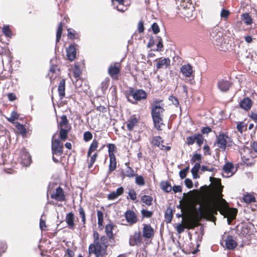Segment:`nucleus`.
Segmentation results:
<instances>
[{
  "label": "nucleus",
  "instance_id": "obj_1",
  "mask_svg": "<svg viewBox=\"0 0 257 257\" xmlns=\"http://www.w3.org/2000/svg\"><path fill=\"white\" fill-rule=\"evenodd\" d=\"M218 211H219L221 214L228 217L227 221L229 224L235 217L237 213V210L229 208L227 202L222 198L221 196L217 201L208 203L202 206L200 213L204 218H211L217 214Z\"/></svg>",
  "mask_w": 257,
  "mask_h": 257
},
{
  "label": "nucleus",
  "instance_id": "obj_2",
  "mask_svg": "<svg viewBox=\"0 0 257 257\" xmlns=\"http://www.w3.org/2000/svg\"><path fill=\"white\" fill-rule=\"evenodd\" d=\"M164 109L162 107L161 100H156L152 104L151 115L155 127L158 130H162L164 125L163 123V112Z\"/></svg>",
  "mask_w": 257,
  "mask_h": 257
},
{
  "label": "nucleus",
  "instance_id": "obj_3",
  "mask_svg": "<svg viewBox=\"0 0 257 257\" xmlns=\"http://www.w3.org/2000/svg\"><path fill=\"white\" fill-rule=\"evenodd\" d=\"M107 239L105 236H101L100 240L97 239L93 243L89 245L88 252L89 254L93 253L95 257H105L107 254L108 246Z\"/></svg>",
  "mask_w": 257,
  "mask_h": 257
},
{
  "label": "nucleus",
  "instance_id": "obj_4",
  "mask_svg": "<svg viewBox=\"0 0 257 257\" xmlns=\"http://www.w3.org/2000/svg\"><path fill=\"white\" fill-rule=\"evenodd\" d=\"M210 39L213 44L216 45L220 51H225L230 45L224 41L223 32L219 27H214L210 32Z\"/></svg>",
  "mask_w": 257,
  "mask_h": 257
},
{
  "label": "nucleus",
  "instance_id": "obj_5",
  "mask_svg": "<svg viewBox=\"0 0 257 257\" xmlns=\"http://www.w3.org/2000/svg\"><path fill=\"white\" fill-rule=\"evenodd\" d=\"M55 135L54 134L52 139V152L53 154L52 159L55 163H58L59 160L56 159L54 155L60 156L63 152V144L59 139H54Z\"/></svg>",
  "mask_w": 257,
  "mask_h": 257
},
{
  "label": "nucleus",
  "instance_id": "obj_6",
  "mask_svg": "<svg viewBox=\"0 0 257 257\" xmlns=\"http://www.w3.org/2000/svg\"><path fill=\"white\" fill-rule=\"evenodd\" d=\"M18 161L23 166L27 167L31 163V157L26 149H22L18 158Z\"/></svg>",
  "mask_w": 257,
  "mask_h": 257
},
{
  "label": "nucleus",
  "instance_id": "obj_7",
  "mask_svg": "<svg viewBox=\"0 0 257 257\" xmlns=\"http://www.w3.org/2000/svg\"><path fill=\"white\" fill-rule=\"evenodd\" d=\"M231 142V139L227 135L220 134L217 138L218 146L221 149L225 150L227 145Z\"/></svg>",
  "mask_w": 257,
  "mask_h": 257
},
{
  "label": "nucleus",
  "instance_id": "obj_8",
  "mask_svg": "<svg viewBox=\"0 0 257 257\" xmlns=\"http://www.w3.org/2000/svg\"><path fill=\"white\" fill-rule=\"evenodd\" d=\"M193 72V68L189 64H184L180 68V73L187 80H189L191 77H194Z\"/></svg>",
  "mask_w": 257,
  "mask_h": 257
},
{
  "label": "nucleus",
  "instance_id": "obj_9",
  "mask_svg": "<svg viewBox=\"0 0 257 257\" xmlns=\"http://www.w3.org/2000/svg\"><path fill=\"white\" fill-rule=\"evenodd\" d=\"M132 96L135 101H141L145 99L147 97V93L142 89L130 91V96Z\"/></svg>",
  "mask_w": 257,
  "mask_h": 257
},
{
  "label": "nucleus",
  "instance_id": "obj_10",
  "mask_svg": "<svg viewBox=\"0 0 257 257\" xmlns=\"http://www.w3.org/2000/svg\"><path fill=\"white\" fill-rule=\"evenodd\" d=\"M142 242V238L141 235V232L136 231L134 234L131 235L129 239V244L130 246L139 245Z\"/></svg>",
  "mask_w": 257,
  "mask_h": 257
},
{
  "label": "nucleus",
  "instance_id": "obj_11",
  "mask_svg": "<svg viewBox=\"0 0 257 257\" xmlns=\"http://www.w3.org/2000/svg\"><path fill=\"white\" fill-rule=\"evenodd\" d=\"M51 198L60 202L65 201L66 199L64 191L61 187H58L56 189L55 192L51 195Z\"/></svg>",
  "mask_w": 257,
  "mask_h": 257
},
{
  "label": "nucleus",
  "instance_id": "obj_12",
  "mask_svg": "<svg viewBox=\"0 0 257 257\" xmlns=\"http://www.w3.org/2000/svg\"><path fill=\"white\" fill-rule=\"evenodd\" d=\"M164 141L160 136L154 137L151 141V144L158 147L160 149L164 150H169L170 147L165 146L163 145Z\"/></svg>",
  "mask_w": 257,
  "mask_h": 257
},
{
  "label": "nucleus",
  "instance_id": "obj_13",
  "mask_svg": "<svg viewBox=\"0 0 257 257\" xmlns=\"http://www.w3.org/2000/svg\"><path fill=\"white\" fill-rule=\"evenodd\" d=\"M154 234V229L151 227L150 224H143V236L146 239L152 238Z\"/></svg>",
  "mask_w": 257,
  "mask_h": 257
},
{
  "label": "nucleus",
  "instance_id": "obj_14",
  "mask_svg": "<svg viewBox=\"0 0 257 257\" xmlns=\"http://www.w3.org/2000/svg\"><path fill=\"white\" fill-rule=\"evenodd\" d=\"M76 47L77 45L75 44L70 45L69 46L66 48L67 57L70 61H73L76 55Z\"/></svg>",
  "mask_w": 257,
  "mask_h": 257
},
{
  "label": "nucleus",
  "instance_id": "obj_15",
  "mask_svg": "<svg viewBox=\"0 0 257 257\" xmlns=\"http://www.w3.org/2000/svg\"><path fill=\"white\" fill-rule=\"evenodd\" d=\"M119 72L120 67L118 63L111 64L108 69V74L113 79H115L117 77V75Z\"/></svg>",
  "mask_w": 257,
  "mask_h": 257
},
{
  "label": "nucleus",
  "instance_id": "obj_16",
  "mask_svg": "<svg viewBox=\"0 0 257 257\" xmlns=\"http://www.w3.org/2000/svg\"><path fill=\"white\" fill-rule=\"evenodd\" d=\"M113 4L115 5V2H117L118 5L116 6L117 11L123 12L127 9L130 3L125 0H111Z\"/></svg>",
  "mask_w": 257,
  "mask_h": 257
},
{
  "label": "nucleus",
  "instance_id": "obj_17",
  "mask_svg": "<svg viewBox=\"0 0 257 257\" xmlns=\"http://www.w3.org/2000/svg\"><path fill=\"white\" fill-rule=\"evenodd\" d=\"M125 217L127 222L130 225L136 223L138 221L135 213L132 210L126 211L125 213Z\"/></svg>",
  "mask_w": 257,
  "mask_h": 257
},
{
  "label": "nucleus",
  "instance_id": "obj_18",
  "mask_svg": "<svg viewBox=\"0 0 257 257\" xmlns=\"http://www.w3.org/2000/svg\"><path fill=\"white\" fill-rule=\"evenodd\" d=\"M223 176L225 177L231 176L234 173V167L232 163H227L223 167Z\"/></svg>",
  "mask_w": 257,
  "mask_h": 257
},
{
  "label": "nucleus",
  "instance_id": "obj_19",
  "mask_svg": "<svg viewBox=\"0 0 257 257\" xmlns=\"http://www.w3.org/2000/svg\"><path fill=\"white\" fill-rule=\"evenodd\" d=\"M225 242V246L228 249H233L237 245L236 241L230 235L227 236Z\"/></svg>",
  "mask_w": 257,
  "mask_h": 257
},
{
  "label": "nucleus",
  "instance_id": "obj_20",
  "mask_svg": "<svg viewBox=\"0 0 257 257\" xmlns=\"http://www.w3.org/2000/svg\"><path fill=\"white\" fill-rule=\"evenodd\" d=\"M65 221L69 229H73L74 228V214L72 212L66 214Z\"/></svg>",
  "mask_w": 257,
  "mask_h": 257
},
{
  "label": "nucleus",
  "instance_id": "obj_21",
  "mask_svg": "<svg viewBox=\"0 0 257 257\" xmlns=\"http://www.w3.org/2000/svg\"><path fill=\"white\" fill-rule=\"evenodd\" d=\"M230 85V82L226 80L222 79L218 82V87L222 92L228 91Z\"/></svg>",
  "mask_w": 257,
  "mask_h": 257
},
{
  "label": "nucleus",
  "instance_id": "obj_22",
  "mask_svg": "<svg viewBox=\"0 0 257 257\" xmlns=\"http://www.w3.org/2000/svg\"><path fill=\"white\" fill-rule=\"evenodd\" d=\"M194 6L192 4H188V8L185 10H181L179 9L180 12L184 15V16L187 18L192 17Z\"/></svg>",
  "mask_w": 257,
  "mask_h": 257
},
{
  "label": "nucleus",
  "instance_id": "obj_23",
  "mask_svg": "<svg viewBox=\"0 0 257 257\" xmlns=\"http://www.w3.org/2000/svg\"><path fill=\"white\" fill-rule=\"evenodd\" d=\"M238 56L246 62H249L252 58V55L246 50L243 49L238 53Z\"/></svg>",
  "mask_w": 257,
  "mask_h": 257
},
{
  "label": "nucleus",
  "instance_id": "obj_24",
  "mask_svg": "<svg viewBox=\"0 0 257 257\" xmlns=\"http://www.w3.org/2000/svg\"><path fill=\"white\" fill-rule=\"evenodd\" d=\"M65 81L64 79H62L59 83L58 88L59 95L61 99L65 96Z\"/></svg>",
  "mask_w": 257,
  "mask_h": 257
},
{
  "label": "nucleus",
  "instance_id": "obj_25",
  "mask_svg": "<svg viewBox=\"0 0 257 257\" xmlns=\"http://www.w3.org/2000/svg\"><path fill=\"white\" fill-rule=\"evenodd\" d=\"M170 60L169 58H164L159 60L156 64L157 69H165L170 64Z\"/></svg>",
  "mask_w": 257,
  "mask_h": 257
},
{
  "label": "nucleus",
  "instance_id": "obj_26",
  "mask_svg": "<svg viewBox=\"0 0 257 257\" xmlns=\"http://www.w3.org/2000/svg\"><path fill=\"white\" fill-rule=\"evenodd\" d=\"M252 105V102L250 99L249 98H244L240 103V107L246 110H249Z\"/></svg>",
  "mask_w": 257,
  "mask_h": 257
},
{
  "label": "nucleus",
  "instance_id": "obj_27",
  "mask_svg": "<svg viewBox=\"0 0 257 257\" xmlns=\"http://www.w3.org/2000/svg\"><path fill=\"white\" fill-rule=\"evenodd\" d=\"M136 174L134 170L131 167L127 166L125 171L122 172L121 177L122 179H124L125 177L131 178L136 176Z\"/></svg>",
  "mask_w": 257,
  "mask_h": 257
},
{
  "label": "nucleus",
  "instance_id": "obj_28",
  "mask_svg": "<svg viewBox=\"0 0 257 257\" xmlns=\"http://www.w3.org/2000/svg\"><path fill=\"white\" fill-rule=\"evenodd\" d=\"M61 120L58 125V128H71V126L68 123V120L67 116L65 115H63L61 117Z\"/></svg>",
  "mask_w": 257,
  "mask_h": 257
},
{
  "label": "nucleus",
  "instance_id": "obj_29",
  "mask_svg": "<svg viewBox=\"0 0 257 257\" xmlns=\"http://www.w3.org/2000/svg\"><path fill=\"white\" fill-rule=\"evenodd\" d=\"M114 225L111 223L107 224L105 228V231L107 237L110 239L113 238V233L112 230L114 227Z\"/></svg>",
  "mask_w": 257,
  "mask_h": 257
},
{
  "label": "nucleus",
  "instance_id": "obj_30",
  "mask_svg": "<svg viewBox=\"0 0 257 257\" xmlns=\"http://www.w3.org/2000/svg\"><path fill=\"white\" fill-rule=\"evenodd\" d=\"M138 122V119L134 117L131 116L127 120V128L129 131L133 130Z\"/></svg>",
  "mask_w": 257,
  "mask_h": 257
},
{
  "label": "nucleus",
  "instance_id": "obj_31",
  "mask_svg": "<svg viewBox=\"0 0 257 257\" xmlns=\"http://www.w3.org/2000/svg\"><path fill=\"white\" fill-rule=\"evenodd\" d=\"M71 128H59V137L62 141H65L68 137V134Z\"/></svg>",
  "mask_w": 257,
  "mask_h": 257
},
{
  "label": "nucleus",
  "instance_id": "obj_32",
  "mask_svg": "<svg viewBox=\"0 0 257 257\" xmlns=\"http://www.w3.org/2000/svg\"><path fill=\"white\" fill-rule=\"evenodd\" d=\"M109 172H111L114 171L116 167V161L115 156H109Z\"/></svg>",
  "mask_w": 257,
  "mask_h": 257
},
{
  "label": "nucleus",
  "instance_id": "obj_33",
  "mask_svg": "<svg viewBox=\"0 0 257 257\" xmlns=\"http://www.w3.org/2000/svg\"><path fill=\"white\" fill-rule=\"evenodd\" d=\"M59 75V71L57 69V66L56 65H53L50 67L48 75L50 76V79L54 78L57 75Z\"/></svg>",
  "mask_w": 257,
  "mask_h": 257
},
{
  "label": "nucleus",
  "instance_id": "obj_34",
  "mask_svg": "<svg viewBox=\"0 0 257 257\" xmlns=\"http://www.w3.org/2000/svg\"><path fill=\"white\" fill-rule=\"evenodd\" d=\"M174 211H175V210H173L170 207L166 209L165 213V218L167 223H170L171 221Z\"/></svg>",
  "mask_w": 257,
  "mask_h": 257
},
{
  "label": "nucleus",
  "instance_id": "obj_35",
  "mask_svg": "<svg viewBox=\"0 0 257 257\" xmlns=\"http://www.w3.org/2000/svg\"><path fill=\"white\" fill-rule=\"evenodd\" d=\"M243 199L246 203L255 202L256 200L255 197L250 193H246L244 195Z\"/></svg>",
  "mask_w": 257,
  "mask_h": 257
},
{
  "label": "nucleus",
  "instance_id": "obj_36",
  "mask_svg": "<svg viewBox=\"0 0 257 257\" xmlns=\"http://www.w3.org/2000/svg\"><path fill=\"white\" fill-rule=\"evenodd\" d=\"M193 219L192 216H188L185 218H182V223L184 224L185 227H190L192 226Z\"/></svg>",
  "mask_w": 257,
  "mask_h": 257
},
{
  "label": "nucleus",
  "instance_id": "obj_37",
  "mask_svg": "<svg viewBox=\"0 0 257 257\" xmlns=\"http://www.w3.org/2000/svg\"><path fill=\"white\" fill-rule=\"evenodd\" d=\"M7 61L9 63H11L12 61V57L11 55L9 50L5 51V54H3L2 62L4 63V61Z\"/></svg>",
  "mask_w": 257,
  "mask_h": 257
},
{
  "label": "nucleus",
  "instance_id": "obj_38",
  "mask_svg": "<svg viewBox=\"0 0 257 257\" xmlns=\"http://www.w3.org/2000/svg\"><path fill=\"white\" fill-rule=\"evenodd\" d=\"M200 168V165L199 163H196L193 168L191 169V173L192 174L193 178L197 179L199 178L197 174Z\"/></svg>",
  "mask_w": 257,
  "mask_h": 257
},
{
  "label": "nucleus",
  "instance_id": "obj_39",
  "mask_svg": "<svg viewBox=\"0 0 257 257\" xmlns=\"http://www.w3.org/2000/svg\"><path fill=\"white\" fill-rule=\"evenodd\" d=\"M62 28H63V25L62 23H60L57 30V33H56V43H57L59 42L60 39L61 37L62 32Z\"/></svg>",
  "mask_w": 257,
  "mask_h": 257
},
{
  "label": "nucleus",
  "instance_id": "obj_40",
  "mask_svg": "<svg viewBox=\"0 0 257 257\" xmlns=\"http://www.w3.org/2000/svg\"><path fill=\"white\" fill-rule=\"evenodd\" d=\"M141 200L146 205L150 206L152 204L153 198L151 196L145 195L142 197Z\"/></svg>",
  "mask_w": 257,
  "mask_h": 257
},
{
  "label": "nucleus",
  "instance_id": "obj_41",
  "mask_svg": "<svg viewBox=\"0 0 257 257\" xmlns=\"http://www.w3.org/2000/svg\"><path fill=\"white\" fill-rule=\"evenodd\" d=\"M161 189L166 192H170L172 189L171 186L167 182H162L161 183Z\"/></svg>",
  "mask_w": 257,
  "mask_h": 257
},
{
  "label": "nucleus",
  "instance_id": "obj_42",
  "mask_svg": "<svg viewBox=\"0 0 257 257\" xmlns=\"http://www.w3.org/2000/svg\"><path fill=\"white\" fill-rule=\"evenodd\" d=\"M109 156H115L114 153L116 150V146L113 144H109L107 145Z\"/></svg>",
  "mask_w": 257,
  "mask_h": 257
},
{
  "label": "nucleus",
  "instance_id": "obj_43",
  "mask_svg": "<svg viewBox=\"0 0 257 257\" xmlns=\"http://www.w3.org/2000/svg\"><path fill=\"white\" fill-rule=\"evenodd\" d=\"M136 183L140 186H144L145 184V180L143 176H138L137 174H136Z\"/></svg>",
  "mask_w": 257,
  "mask_h": 257
},
{
  "label": "nucleus",
  "instance_id": "obj_44",
  "mask_svg": "<svg viewBox=\"0 0 257 257\" xmlns=\"http://www.w3.org/2000/svg\"><path fill=\"white\" fill-rule=\"evenodd\" d=\"M78 211L79 215L81 218L83 224L84 225L86 223V217L84 210L82 207L80 206L78 209Z\"/></svg>",
  "mask_w": 257,
  "mask_h": 257
},
{
  "label": "nucleus",
  "instance_id": "obj_45",
  "mask_svg": "<svg viewBox=\"0 0 257 257\" xmlns=\"http://www.w3.org/2000/svg\"><path fill=\"white\" fill-rule=\"evenodd\" d=\"M246 124L244 122H239L238 123L236 128L239 133H242L243 131L246 130Z\"/></svg>",
  "mask_w": 257,
  "mask_h": 257
},
{
  "label": "nucleus",
  "instance_id": "obj_46",
  "mask_svg": "<svg viewBox=\"0 0 257 257\" xmlns=\"http://www.w3.org/2000/svg\"><path fill=\"white\" fill-rule=\"evenodd\" d=\"M19 118V114L17 113V112L13 111L11 113V116L9 118H8V120L14 123L15 121L17 119H18Z\"/></svg>",
  "mask_w": 257,
  "mask_h": 257
},
{
  "label": "nucleus",
  "instance_id": "obj_47",
  "mask_svg": "<svg viewBox=\"0 0 257 257\" xmlns=\"http://www.w3.org/2000/svg\"><path fill=\"white\" fill-rule=\"evenodd\" d=\"M243 21L246 25H250L252 23V19L250 16L246 13L242 15Z\"/></svg>",
  "mask_w": 257,
  "mask_h": 257
},
{
  "label": "nucleus",
  "instance_id": "obj_48",
  "mask_svg": "<svg viewBox=\"0 0 257 257\" xmlns=\"http://www.w3.org/2000/svg\"><path fill=\"white\" fill-rule=\"evenodd\" d=\"M98 224L99 226L102 225L103 222V214L102 211L98 210L97 212Z\"/></svg>",
  "mask_w": 257,
  "mask_h": 257
},
{
  "label": "nucleus",
  "instance_id": "obj_49",
  "mask_svg": "<svg viewBox=\"0 0 257 257\" xmlns=\"http://www.w3.org/2000/svg\"><path fill=\"white\" fill-rule=\"evenodd\" d=\"M195 139L196 143L200 146L203 143L204 139L200 134L195 135Z\"/></svg>",
  "mask_w": 257,
  "mask_h": 257
},
{
  "label": "nucleus",
  "instance_id": "obj_50",
  "mask_svg": "<svg viewBox=\"0 0 257 257\" xmlns=\"http://www.w3.org/2000/svg\"><path fill=\"white\" fill-rule=\"evenodd\" d=\"M2 31L3 32V33L6 36H8V37H11V36L12 35V31L11 30H10V27L9 26H5L3 29H2Z\"/></svg>",
  "mask_w": 257,
  "mask_h": 257
},
{
  "label": "nucleus",
  "instance_id": "obj_51",
  "mask_svg": "<svg viewBox=\"0 0 257 257\" xmlns=\"http://www.w3.org/2000/svg\"><path fill=\"white\" fill-rule=\"evenodd\" d=\"M181 4H180V8L179 9H181V10H185L186 9L188 8V4H192V3L190 2L189 0H180Z\"/></svg>",
  "mask_w": 257,
  "mask_h": 257
},
{
  "label": "nucleus",
  "instance_id": "obj_52",
  "mask_svg": "<svg viewBox=\"0 0 257 257\" xmlns=\"http://www.w3.org/2000/svg\"><path fill=\"white\" fill-rule=\"evenodd\" d=\"M98 141L96 139H94L91 144L89 149L90 151H95L98 147Z\"/></svg>",
  "mask_w": 257,
  "mask_h": 257
},
{
  "label": "nucleus",
  "instance_id": "obj_53",
  "mask_svg": "<svg viewBox=\"0 0 257 257\" xmlns=\"http://www.w3.org/2000/svg\"><path fill=\"white\" fill-rule=\"evenodd\" d=\"M92 138V134L89 132H85L83 135V139L85 142H88Z\"/></svg>",
  "mask_w": 257,
  "mask_h": 257
},
{
  "label": "nucleus",
  "instance_id": "obj_54",
  "mask_svg": "<svg viewBox=\"0 0 257 257\" xmlns=\"http://www.w3.org/2000/svg\"><path fill=\"white\" fill-rule=\"evenodd\" d=\"M153 33L155 34H158L160 32V28L158 25L156 23H154L151 26Z\"/></svg>",
  "mask_w": 257,
  "mask_h": 257
},
{
  "label": "nucleus",
  "instance_id": "obj_55",
  "mask_svg": "<svg viewBox=\"0 0 257 257\" xmlns=\"http://www.w3.org/2000/svg\"><path fill=\"white\" fill-rule=\"evenodd\" d=\"M16 127L19 131L21 134H22V135L26 134V130L23 124H18L16 126Z\"/></svg>",
  "mask_w": 257,
  "mask_h": 257
},
{
  "label": "nucleus",
  "instance_id": "obj_56",
  "mask_svg": "<svg viewBox=\"0 0 257 257\" xmlns=\"http://www.w3.org/2000/svg\"><path fill=\"white\" fill-rule=\"evenodd\" d=\"M157 40H158V42L157 45V51H162V48L163 47V45L162 43V39L160 37H157Z\"/></svg>",
  "mask_w": 257,
  "mask_h": 257
},
{
  "label": "nucleus",
  "instance_id": "obj_57",
  "mask_svg": "<svg viewBox=\"0 0 257 257\" xmlns=\"http://www.w3.org/2000/svg\"><path fill=\"white\" fill-rule=\"evenodd\" d=\"M141 212L143 216L145 217L149 218L153 215L152 212L145 209L142 210Z\"/></svg>",
  "mask_w": 257,
  "mask_h": 257
},
{
  "label": "nucleus",
  "instance_id": "obj_58",
  "mask_svg": "<svg viewBox=\"0 0 257 257\" xmlns=\"http://www.w3.org/2000/svg\"><path fill=\"white\" fill-rule=\"evenodd\" d=\"M97 157V154L95 153L93 154L90 158V162L88 165V168H90L92 165H93L94 163L96 161V158Z\"/></svg>",
  "mask_w": 257,
  "mask_h": 257
},
{
  "label": "nucleus",
  "instance_id": "obj_59",
  "mask_svg": "<svg viewBox=\"0 0 257 257\" xmlns=\"http://www.w3.org/2000/svg\"><path fill=\"white\" fill-rule=\"evenodd\" d=\"M144 22L143 21H140L138 25V31L139 33H142L144 31Z\"/></svg>",
  "mask_w": 257,
  "mask_h": 257
},
{
  "label": "nucleus",
  "instance_id": "obj_60",
  "mask_svg": "<svg viewBox=\"0 0 257 257\" xmlns=\"http://www.w3.org/2000/svg\"><path fill=\"white\" fill-rule=\"evenodd\" d=\"M68 31V37L71 39H73L75 37V31L72 29L69 28L67 30Z\"/></svg>",
  "mask_w": 257,
  "mask_h": 257
},
{
  "label": "nucleus",
  "instance_id": "obj_61",
  "mask_svg": "<svg viewBox=\"0 0 257 257\" xmlns=\"http://www.w3.org/2000/svg\"><path fill=\"white\" fill-rule=\"evenodd\" d=\"M74 76L75 77V78L78 79L81 74V71L80 69L77 67H75L74 70L73 72Z\"/></svg>",
  "mask_w": 257,
  "mask_h": 257
},
{
  "label": "nucleus",
  "instance_id": "obj_62",
  "mask_svg": "<svg viewBox=\"0 0 257 257\" xmlns=\"http://www.w3.org/2000/svg\"><path fill=\"white\" fill-rule=\"evenodd\" d=\"M229 12L228 11L223 9L221 11V12L220 13V17L222 18H224V19H226L229 16Z\"/></svg>",
  "mask_w": 257,
  "mask_h": 257
},
{
  "label": "nucleus",
  "instance_id": "obj_63",
  "mask_svg": "<svg viewBox=\"0 0 257 257\" xmlns=\"http://www.w3.org/2000/svg\"><path fill=\"white\" fill-rule=\"evenodd\" d=\"M128 196L130 199H132V200H135L136 199V193L134 190H130L128 192Z\"/></svg>",
  "mask_w": 257,
  "mask_h": 257
},
{
  "label": "nucleus",
  "instance_id": "obj_64",
  "mask_svg": "<svg viewBox=\"0 0 257 257\" xmlns=\"http://www.w3.org/2000/svg\"><path fill=\"white\" fill-rule=\"evenodd\" d=\"M188 170H189V168L187 167V168L184 169V170H181L179 172V175L182 179L184 178L186 176V174H187V173L188 172Z\"/></svg>",
  "mask_w": 257,
  "mask_h": 257
}]
</instances>
